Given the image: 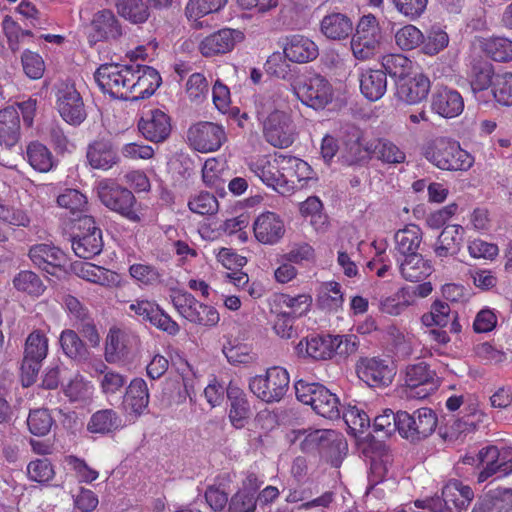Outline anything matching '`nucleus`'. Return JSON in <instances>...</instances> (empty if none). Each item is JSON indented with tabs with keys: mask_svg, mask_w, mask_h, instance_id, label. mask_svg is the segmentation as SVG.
<instances>
[{
	"mask_svg": "<svg viewBox=\"0 0 512 512\" xmlns=\"http://www.w3.org/2000/svg\"><path fill=\"white\" fill-rule=\"evenodd\" d=\"M59 344L66 357L76 363H85L90 358L87 344L74 329H65L59 337Z\"/></svg>",
	"mask_w": 512,
	"mask_h": 512,
	"instance_id": "f704fd0d",
	"label": "nucleus"
},
{
	"mask_svg": "<svg viewBox=\"0 0 512 512\" xmlns=\"http://www.w3.org/2000/svg\"><path fill=\"white\" fill-rule=\"evenodd\" d=\"M96 190L99 200L107 209L131 222L139 223L141 221L140 204L131 190L112 179L100 180Z\"/></svg>",
	"mask_w": 512,
	"mask_h": 512,
	"instance_id": "7ed1b4c3",
	"label": "nucleus"
},
{
	"mask_svg": "<svg viewBox=\"0 0 512 512\" xmlns=\"http://www.w3.org/2000/svg\"><path fill=\"white\" fill-rule=\"evenodd\" d=\"M269 306L270 313L275 315V319L273 321V330L275 333L284 339L292 338L296 334L294 329V320L296 318L287 310L279 309L273 305Z\"/></svg>",
	"mask_w": 512,
	"mask_h": 512,
	"instance_id": "4d7b16f0",
	"label": "nucleus"
},
{
	"mask_svg": "<svg viewBox=\"0 0 512 512\" xmlns=\"http://www.w3.org/2000/svg\"><path fill=\"white\" fill-rule=\"evenodd\" d=\"M244 35L239 30L221 29L201 42L200 49L204 56H213L216 54H224L233 49L237 42L242 41Z\"/></svg>",
	"mask_w": 512,
	"mask_h": 512,
	"instance_id": "4be33fe9",
	"label": "nucleus"
},
{
	"mask_svg": "<svg viewBox=\"0 0 512 512\" xmlns=\"http://www.w3.org/2000/svg\"><path fill=\"white\" fill-rule=\"evenodd\" d=\"M138 130L148 141L163 142L171 133L170 117L160 109L149 110L138 121Z\"/></svg>",
	"mask_w": 512,
	"mask_h": 512,
	"instance_id": "dca6fc26",
	"label": "nucleus"
},
{
	"mask_svg": "<svg viewBox=\"0 0 512 512\" xmlns=\"http://www.w3.org/2000/svg\"><path fill=\"white\" fill-rule=\"evenodd\" d=\"M170 298L174 308L184 319L191 323L192 321H199L201 302L191 293L183 290H173Z\"/></svg>",
	"mask_w": 512,
	"mask_h": 512,
	"instance_id": "37998d69",
	"label": "nucleus"
},
{
	"mask_svg": "<svg viewBox=\"0 0 512 512\" xmlns=\"http://www.w3.org/2000/svg\"><path fill=\"white\" fill-rule=\"evenodd\" d=\"M381 66L386 76L389 75L397 84L398 80H403L412 74L413 62L403 54H387L381 59Z\"/></svg>",
	"mask_w": 512,
	"mask_h": 512,
	"instance_id": "a19ab883",
	"label": "nucleus"
},
{
	"mask_svg": "<svg viewBox=\"0 0 512 512\" xmlns=\"http://www.w3.org/2000/svg\"><path fill=\"white\" fill-rule=\"evenodd\" d=\"M124 427L123 419L113 409H102L93 413L87 424V430L91 433L108 435L119 431Z\"/></svg>",
	"mask_w": 512,
	"mask_h": 512,
	"instance_id": "c9c22d12",
	"label": "nucleus"
},
{
	"mask_svg": "<svg viewBox=\"0 0 512 512\" xmlns=\"http://www.w3.org/2000/svg\"><path fill=\"white\" fill-rule=\"evenodd\" d=\"M281 154L274 157L262 156L249 164L250 170L267 186L281 188Z\"/></svg>",
	"mask_w": 512,
	"mask_h": 512,
	"instance_id": "a878e982",
	"label": "nucleus"
},
{
	"mask_svg": "<svg viewBox=\"0 0 512 512\" xmlns=\"http://www.w3.org/2000/svg\"><path fill=\"white\" fill-rule=\"evenodd\" d=\"M13 286L20 292H25L29 295L39 296L44 290L45 286L37 274L32 271H21L13 279Z\"/></svg>",
	"mask_w": 512,
	"mask_h": 512,
	"instance_id": "6e6d98bb",
	"label": "nucleus"
},
{
	"mask_svg": "<svg viewBox=\"0 0 512 512\" xmlns=\"http://www.w3.org/2000/svg\"><path fill=\"white\" fill-rule=\"evenodd\" d=\"M442 496L445 500L446 510L460 512L469 506L474 498V492L470 486L453 479L442 488Z\"/></svg>",
	"mask_w": 512,
	"mask_h": 512,
	"instance_id": "cd10ccee",
	"label": "nucleus"
},
{
	"mask_svg": "<svg viewBox=\"0 0 512 512\" xmlns=\"http://www.w3.org/2000/svg\"><path fill=\"white\" fill-rule=\"evenodd\" d=\"M281 47L292 63H307L315 60L319 55L318 46L304 35L294 34L284 37Z\"/></svg>",
	"mask_w": 512,
	"mask_h": 512,
	"instance_id": "f3484780",
	"label": "nucleus"
},
{
	"mask_svg": "<svg viewBox=\"0 0 512 512\" xmlns=\"http://www.w3.org/2000/svg\"><path fill=\"white\" fill-rule=\"evenodd\" d=\"M397 261L400 273L407 281L419 282L432 272L430 262L419 253L405 256L403 260L398 259Z\"/></svg>",
	"mask_w": 512,
	"mask_h": 512,
	"instance_id": "4c0bfd02",
	"label": "nucleus"
},
{
	"mask_svg": "<svg viewBox=\"0 0 512 512\" xmlns=\"http://www.w3.org/2000/svg\"><path fill=\"white\" fill-rule=\"evenodd\" d=\"M187 138L190 145L202 153L217 151L227 140L224 127L212 122L192 125L187 132Z\"/></svg>",
	"mask_w": 512,
	"mask_h": 512,
	"instance_id": "f8f14e48",
	"label": "nucleus"
},
{
	"mask_svg": "<svg viewBox=\"0 0 512 512\" xmlns=\"http://www.w3.org/2000/svg\"><path fill=\"white\" fill-rule=\"evenodd\" d=\"M318 389L319 390L314 393V397L309 405H311L317 414L325 418H338L340 415L338 397L323 385Z\"/></svg>",
	"mask_w": 512,
	"mask_h": 512,
	"instance_id": "ea45409f",
	"label": "nucleus"
},
{
	"mask_svg": "<svg viewBox=\"0 0 512 512\" xmlns=\"http://www.w3.org/2000/svg\"><path fill=\"white\" fill-rule=\"evenodd\" d=\"M410 304V287H403L395 294L381 299L379 307L382 312L396 316L401 314Z\"/></svg>",
	"mask_w": 512,
	"mask_h": 512,
	"instance_id": "864d4df0",
	"label": "nucleus"
},
{
	"mask_svg": "<svg viewBox=\"0 0 512 512\" xmlns=\"http://www.w3.org/2000/svg\"><path fill=\"white\" fill-rule=\"evenodd\" d=\"M347 450L348 444L344 437L335 430H330L321 455L325 457L333 467H339Z\"/></svg>",
	"mask_w": 512,
	"mask_h": 512,
	"instance_id": "8fccbe9b",
	"label": "nucleus"
},
{
	"mask_svg": "<svg viewBox=\"0 0 512 512\" xmlns=\"http://www.w3.org/2000/svg\"><path fill=\"white\" fill-rule=\"evenodd\" d=\"M99 371V383L102 392L105 395H113L120 392L127 383V377L119 372H116L105 364L101 363Z\"/></svg>",
	"mask_w": 512,
	"mask_h": 512,
	"instance_id": "603ef678",
	"label": "nucleus"
},
{
	"mask_svg": "<svg viewBox=\"0 0 512 512\" xmlns=\"http://www.w3.org/2000/svg\"><path fill=\"white\" fill-rule=\"evenodd\" d=\"M137 71L135 72V80L130 82V98L129 100H140L149 98L161 85L162 79L156 69L146 65L135 64Z\"/></svg>",
	"mask_w": 512,
	"mask_h": 512,
	"instance_id": "6ab92c4d",
	"label": "nucleus"
},
{
	"mask_svg": "<svg viewBox=\"0 0 512 512\" xmlns=\"http://www.w3.org/2000/svg\"><path fill=\"white\" fill-rule=\"evenodd\" d=\"M71 246L79 258L91 259L99 255L103 250L102 235L93 234L87 236H72Z\"/></svg>",
	"mask_w": 512,
	"mask_h": 512,
	"instance_id": "de8ad7c7",
	"label": "nucleus"
},
{
	"mask_svg": "<svg viewBox=\"0 0 512 512\" xmlns=\"http://www.w3.org/2000/svg\"><path fill=\"white\" fill-rule=\"evenodd\" d=\"M127 354L122 334L119 330L110 329L105 344V359L109 363H115Z\"/></svg>",
	"mask_w": 512,
	"mask_h": 512,
	"instance_id": "0e129e2a",
	"label": "nucleus"
},
{
	"mask_svg": "<svg viewBox=\"0 0 512 512\" xmlns=\"http://www.w3.org/2000/svg\"><path fill=\"white\" fill-rule=\"evenodd\" d=\"M464 228L460 225H447L438 236L433 250L436 257L443 260L456 256L463 243Z\"/></svg>",
	"mask_w": 512,
	"mask_h": 512,
	"instance_id": "bb28decb",
	"label": "nucleus"
},
{
	"mask_svg": "<svg viewBox=\"0 0 512 512\" xmlns=\"http://www.w3.org/2000/svg\"><path fill=\"white\" fill-rule=\"evenodd\" d=\"M496 76L493 65L488 61H475L471 68L470 85L474 94L493 87Z\"/></svg>",
	"mask_w": 512,
	"mask_h": 512,
	"instance_id": "c03bdc74",
	"label": "nucleus"
},
{
	"mask_svg": "<svg viewBox=\"0 0 512 512\" xmlns=\"http://www.w3.org/2000/svg\"><path fill=\"white\" fill-rule=\"evenodd\" d=\"M477 460L483 466L477 477L479 483L493 476L503 478L512 472V447H484L478 452Z\"/></svg>",
	"mask_w": 512,
	"mask_h": 512,
	"instance_id": "1a4fd4ad",
	"label": "nucleus"
},
{
	"mask_svg": "<svg viewBox=\"0 0 512 512\" xmlns=\"http://www.w3.org/2000/svg\"><path fill=\"white\" fill-rule=\"evenodd\" d=\"M356 373L370 387L388 386L394 375L386 361L378 357H361L356 363Z\"/></svg>",
	"mask_w": 512,
	"mask_h": 512,
	"instance_id": "4468645a",
	"label": "nucleus"
},
{
	"mask_svg": "<svg viewBox=\"0 0 512 512\" xmlns=\"http://www.w3.org/2000/svg\"><path fill=\"white\" fill-rule=\"evenodd\" d=\"M361 93L370 101L381 99L387 91L386 72L381 69H367L360 75Z\"/></svg>",
	"mask_w": 512,
	"mask_h": 512,
	"instance_id": "e433bc0d",
	"label": "nucleus"
},
{
	"mask_svg": "<svg viewBox=\"0 0 512 512\" xmlns=\"http://www.w3.org/2000/svg\"><path fill=\"white\" fill-rule=\"evenodd\" d=\"M26 155L29 164L42 173L50 171L56 164L51 151L38 141L31 142L27 146Z\"/></svg>",
	"mask_w": 512,
	"mask_h": 512,
	"instance_id": "49530a36",
	"label": "nucleus"
},
{
	"mask_svg": "<svg viewBox=\"0 0 512 512\" xmlns=\"http://www.w3.org/2000/svg\"><path fill=\"white\" fill-rule=\"evenodd\" d=\"M293 93L305 105L323 109L332 101L333 89L329 81L320 74L298 69L288 78Z\"/></svg>",
	"mask_w": 512,
	"mask_h": 512,
	"instance_id": "f257e3e1",
	"label": "nucleus"
},
{
	"mask_svg": "<svg viewBox=\"0 0 512 512\" xmlns=\"http://www.w3.org/2000/svg\"><path fill=\"white\" fill-rule=\"evenodd\" d=\"M48 353V339L40 330L30 333L25 342L24 356L44 360Z\"/></svg>",
	"mask_w": 512,
	"mask_h": 512,
	"instance_id": "bf43d9fd",
	"label": "nucleus"
},
{
	"mask_svg": "<svg viewBox=\"0 0 512 512\" xmlns=\"http://www.w3.org/2000/svg\"><path fill=\"white\" fill-rule=\"evenodd\" d=\"M405 397L407 399H426L440 386L436 372L425 362L408 365L405 370Z\"/></svg>",
	"mask_w": 512,
	"mask_h": 512,
	"instance_id": "6e6552de",
	"label": "nucleus"
},
{
	"mask_svg": "<svg viewBox=\"0 0 512 512\" xmlns=\"http://www.w3.org/2000/svg\"><path fill=\"white\" fill-rule=\"evenodd\" d=\"M430 80L422 74H416L414 77H405L398 80L396 84V96L407 104H417L426 99L430 91Z\"/></svg>",
	"mask_w": 512,
	"mask_h": 512,
	"instance_id": "412c9836",
	"label": "nucleus"
},
{
	"mask_svg": "<svg viewBox=\"0 0 512 512\" xmlns=\"http://www.w3.org/2000/svg\"><path fill=\"white\" fill-rule=\"evenodd\" d=\"M495 100L503 106L512 105V73H497L492 87Z\"/></svg>",
	"mask_w": 512,
	"mask_h": 512,
	"instance_id": "13d9d810",
	"label": "nucleus"
},
{
	"mask_svg": "<svg viewBox=\"0 0 512 512\" xmlns=\"http://www.w3.org/2000/svg\"><path fill=\"white\" fill-rule=\"evenodd\" d=\"M130 275L145 286L161 283L163 274L154 266L147 264H133L129 268Z\"/></svg>",
	"mask_w": 512,
	"mask_h": 512,
	"instance_id": "69168bd1",
	"label": "nucleus"
},
{
	"mask_svg": "<svg viewBox=\"0 0 512 512\" xmlns=\"http://www.w3.org/2000/svg\"><path fill=\"white\" fill-rule=\"evenodd\" d=\"M53 424L54 419L51 414L43 408L31 410L27 418L29 431L39 437L47 435Z\"/></svg>",
	"mask_w": 512,
	"mask_h": 512,
	"instance_id": "5fc2aeb1",
	"label": "nucleus"
},
{
	"mask_svg": "<svg viewBox=\"0 0 512 512\" xmlns=\"http://www.w3.org/2000/svg\"><path fill=\"white\" fill-rule=\"evenodd\" d=\"M149 392L148 387L142 378L133 379L123 398V407L126 411L134 413L139 416L148 407Z\"/></svg>",
	"mask_w": 512,
	"mask_h": 512,
	"instance_id": "473e14b6",
	"label": "nucleus"
},
{
	"mask_svg": "<svg viewBox=\"0 0 512 512\" xmlns=\"http://www.w3.org/2000/svg\"><path fill=\"white\" fill-rule=\"evenodd\" d=\"M487 497L495 512H512V487L487 491Z\"/></svg>",
	"mask_w": 512,
	"mask_h": 512,
	"instance_id": "774afa93",
	"label": "nucleus"
},
{
	"mask_svg": "<svg viewBox=\"0 0 512 512\" xmlns=\"http://www.w3.org/2000/svg\"><path fill=\"white\" fill-rule=\"evenodd\" d=\"M449 36L440 27L433 26L422 42V51L426 55H436L448 46Z\"/></svg>",
	"mask_w": 512,
	"mask_h": 512,
	"instance_id": "e2e57ef3",
	"label": "nucleus"
},
{
	"mask_svg": "<svg viewBox=\"0 0 512 512\" xmlns=\"http://www.w3.org/2000/svg\"><path fill=\"white\" fill-rule=\"evenodd\" d=\"M421 154L441 170H468L474 158L459 143L445 137L429 140L421 147Z\"/></svg>",
	"mask_w": 512,
	"mask_h": 512,
	"instance_id": "f03ea898",
	"label": "nucleus"
},
{
	"mask_svg": "<svg viewBox=\"0 0 512 512\" xmlns=\"http://www.w3.org/2000/svg\"><path fill=\"white\" fill-rule=\"evenodd\" d=\"M137 66L119 63H105L100 65L94 73V79L99 88L111 97L121 100H129V85L135 80Z\"/></svg>",
	"mask_w": 512,
	"mask_h": 512,
	"instance_id": "20e7f679",
	"label": "nucleus"
},
{
	"mask_svg": "<svg viewBox=\"0 0 512 512\" xmlns=\"http://www.w3.org/2000/svg\"><path fill=\"white\" fill-rule=\"evenodd\" d=\"M19 138L20 113L14 106H8L0 111V144L11 148Z\"/></svg>",
	"mask_w": 512,
	"mask_h": 512,
	"instance_id": "72a5a7b5",
	"label": "nucleus"
},
{
	"mask_svg": "<svg viewBox=\"0 0 512 512\" xmlns=\"http://www.w3.org/2000/svg\"><path fill=\"white\" fill-rule=\"evenodd\" d=\"M266 141L274 147L287 148L294 141L293 125L287 113L256 115Z\"/></svg>",
	"mask_w": 512,
	"mask_h": 512,
	"instance_id": "9d476101",
	"label": "nucleus"
},
{
	"mask_svg": "<svg viewBox=\"0 0 512 512\" xmlns=\"http://www.w3.org/2000/svg\"><path fill=\"white\" fill-rule=\"evenodd\" d=\"M118 13L133 24H142L150 17V10L143 0H118Z\"/></svg>",
	"mask_w": 512,
	"mask_h": 512,
	"instance_id": "09e8293b",
	"label": "nucleus"
},
{
	"mask_svg": "<svg viewBox=\"0 0 512 512\" xmlns=\"http://www.w3.org/2000/svg\"><path fill=\"white\" fill-rule=\"evenodd\" d=\"M128 314L136 317L140 322H149L152 326L168 333L176 335L180 327L160 306L146 299L135 300L128 307Z\"/></svg>",
	"mask_w": 512,
	"mask_h": 512,
	"instance_id": "9b49d317",
	"label": "nucleus"
},
{
	"mask_svg": "<svg viewBox=\"0 0 512 512\" xmlns=\"http://www.w3.org/2000/svg\"><path fill=\"white\" fill-rule=\"evenodd\" d=\"M485 53L494 61H512V40L505 37H491L484 43Z\"/></svg>",
	"mask_w": 512,
	"mask_h": 512,
	"instance_id": "3c124183",
	"label": "nucleus"
},
{
	"mask_svg": "<svg viewBox=\"0 0 512 512\" xmlns=\"http://www.w3.org/2000/svg\"><path fill=\"white\" fill-rule=\"evenodd\" d=\"M288 88L284 85H274L258 95L255 101L256 115L285 113L282 108L287 103Z\"/></svg>",
	"mask_w": 512,
	"mask_h": 512,
	"instance_id": "7c9ffc66",
	"label": "nucleus"
},
{
	"mask_svg": "<svg viewBox=\"0 0 512 512\" xmlns=\"http://www.w3.org/2000/svg\"><path fill=\"white\" fill-rule=\"evenodd\" d=\"M422 236L423 232L418 225L408 224L395 233V249L403 257L418 253Z\"/></svg>",
	"mask_w": 512,
	"mask_h": 512,
	"instance_id": "58836bf2",
	"label": "nucleus"
},
{
	"mask_svg": "<svg viewBox=\"0 0 512 512\" xmlns=\"http://www.w3.org/2000/svg\"><path fill=\"white\" fill-rule=\"evenodd\" d=\"M399 434L411 443L425 440L435 431L438 423L436 413L427 407L417 409L412 414L398 411Z\"/></svg>",
	"mask_w": 512,
	"mask_h": 512,
	"instance_id": "423d86ee",
	"label": "nucleus"
},
{
	"mask_svg": "<svg viewBox=\"0 0 512 512\" xmlns=\"http://www.w3.org/2000/svg\"><path fill=\"white\" fill-rule=\"evenodd\" d=\"M29 257L36 266L51 275H54L58 268L66 264L65 253L61 249L48 244L32 246L29 250Z\"/></svg>",
	"mask_w": 512,
	"mask_h": 512,
	"instance_id": "393cba45",
	"label": "nucleus"
},
{
	"mask_svg": "<svg viewBox=\"0 0 512 512\" xmlns=\"http://www.w3.org/2000/svg\"><path fill=\"white\" fill-rule=\"evenodd\" d=\"M86 157L93 169L107 171L118 164L120 157L117 148L109 139H97L87 147Z\"/></svg>",
	"mask_w": 512,
	"mask_h": 512,
	"instance_id": "a211bd4d",
	"label": "nucleus"
},
{
	"mask_svg": "<svg viewBox=\"0 0 512 512\" xmlns=\"http://www.w3.org/2000/svg\"><path fill=\"white\" fill-rule=\"evenodd\" d=\"M384 40L377 18L372 14L363 15L355 28L351 39L353 55L358 60H368L380 50Z\"/></svg>",
	"mask_w": 512,
	"mask_h": 512,
	"instance_id": "39448f33",
	"label": "nucleus"
},
{
	"mask_svg": "<svg viewBox=\"0 0 512 512\" xmlns=\"http://www.w3.org/2000/svg\"><path fill=\"white\" fill-rule=\"evenodd\" d=\"M56 108L62 119L72 126H79L87 117L83 99L74 85L59 86L56 93Z\"/></svg>",
	"mask_w": 512,
	"mask_h": 512,
	"instance_id": "ddd939ff",
	"label": "nucleus"
},
{
	"mask_svg": "<svg viewBox=\"0 0 512 512\" xmlns=\"http://www.w3.org/2000/svg\"><path fill=\"white\" fill-rule=\"evenodd\" d=\"M289 374L281 367H271L264 375L250 379L249 389L260 400L266 403L280 401L289 388Z\"/></svg>",
	"mask_w": 512,
	"mask_h": 512,
	"instance_id": "0eeeda50",
	"label": "nucleus"
},
{
	"mask_svg": "<svg viewBox=\"0 0 512 512\" xmlns=\"http://www.w3.org/2000/svg\"><path fill=\"white\" fill-rule=\"evenodd\" d=\"M226 392L230 401L229 420L236 429H241L245 426L251 414L246 394L239 387L232 384H229Z\"/></svg>",
	"mask_w": 512,
	"mask_h": 512,
	"instance_id": "c756f323",
	"label": "nucleus"
},
{
	"mask_svg": "<svg viewBox=\"0 0 512 512\" xmlns=\"http://www.w3.org/2000/svg\"><path fill=\"white\" fill-rule=\"evenodd\" d=\"M269 305L279 309L287 310L295 318L304 315L311 305V297L305 294L290 296L288 294H275L269 300Z\"/></svg>",
	"mask_w": 512,
	"mask_h": 512,
	"instance_id": "79ce46f5",
	"label": "nucleus"
},
{
	"mask_svg": "<svg viewBox=\"0 0 512 512\" xmlns=\"http://www.w3.org/2000/svg\"><path fill=\"white\" fill-rule=\"evenodd\" d=\"M396 45L403 51H410L424 42L423 33L414 25H406L395 34Z\"/></svg>",
	"mask_w": 512,
	"mask_h": 512,
	"instance_id": "052dcab7",
	"label": "nucleus"
},
{
	"mask_svg": "<svg viewBox=\"0 0 512 512\" xmlns=\"http://www.w3.org/2000/svg\"><path fill=\"white\" fill-rule=\"evenodd\" d=\"M351 18L340 12H332L323 17L320 23L321 33L328 39L341 41L347 39L353 32Z\"/></svg>",
	"mask_w": 512,
	"mask_h": 512,
	"instance_id": "c85d7f7f",
	"label": "nucleus"
},
{
	"mask_svg": "<svg viewBox=\"0 0 512 512\" xmlns=\"http://www.w3.org/2000/svg\"><path fill=\"white\" fill-rule=\"evenodd\" d=\"M227 0H189L186 6V16L189 19L201 18L205 15L218 12Z\"/></svg>",
	"mask_w": 512,
	"mask_h": 512,
	"instance_id": "680f3d73",
	"label": "nucleus"
},
{
	"mask_svg": "<svg viewBox=\"0 0 512 512\" xmlns=\"http://www.w3.org/2000/svg\"><path fill=\"white\" fill-rule=\"evenodd\" d=\"M333 335H311L302 339L298 345L299 353L305 352L315 360H327L334 356Z\"/></svg>",
	"mask_w": 512,
	"mask_h": 512,
	"instance_id": "2f4dec72",
	"label": "nucleus"
},
{
	"mask_svg": "<svg viewBox=\"0 0 512 512\" xmlns=\"http://www.w3.org/2000/svg\"><path fill=\"white\" fill-rule=\"evenodd\" d=\"M431 109L444 118H454L462 113L464 101L458 91L438 87L431 96Z\"/></svg>",
	"mask_w": 512,
	"mask_h": 512,
	"instance_id": "aec40b11",
	"label": "nucleus"
},
{
	"mask_svg": "<svg viewBox=\"0 0 512 512\" xmlns=\"http://www.w3.org/2000/svg\"><path fill=\"white\" fill-rule=\"evenodd\" d=\"M253 230L259 242L269 245L277 243L285 233L283 221L273 212L259 215L254 221Z\"/></svg>",
	"mask_w": 512,
	"mask_h": 512,
	"instance_id": "5701e85b",
	"label": "nucleus"
},
{
	"mask_svg": "<svg viewBox=\"0 0 512 512\" xmlns=\"http://www.w3.org/2000/svg\"><path fill=\"white\" fill-rule=\"evenodd\" d=\"M366 150L372 152L377 159L389 164L403 163L406 159L405 153L396 144L385 138L375 140Z\"/></svg>",
	"mask_w": 512,
	"mask_h": 512,
	"instance_id": "a18cd8bd",
	"label": "nucleus"
},
{
	"mask_svg": "<svg viewBox=\"0 0 512 512\" xmlns=\"http://www.w3.org/2000/svg\"><path fill=\"white\" fill-rule=\"evenodd\" d=\"M93 33L89 36V41L98 42L103 40H115L122 35L121 25L111 10L98 11L91 22Z\"/></svg>",
	"mask_w": 512,
	"mask_h": 512,
	"instance_id": "b1692460",
	"label": "nucleus"
},
{
	"mask_svg": "<svg viewBox=\"0 0 512 512\" xmlns=\"http://www.w3.org/2000/svg\"><path fill=\"white\" fill-rule=\"evenodd\" d=\"M281 162V188L286 191L301 189L313 178V170L304 160L281 154Z\"/></svg>",
	"mask_w": 512,
	"mask_h": 512,
	"instance_id": "2eb2a0df",
	"label": "nucleus"
},
{
	"mask_svg": "<svg viewBox=\"0 0 512 512\" xmlns=\"http://www.w3.org/2000/svg\"><path fill=\"white\" fill-rule=\"evenodd\" d=\"M189 209L200 215H212L219 209L216 197L209 192H201L188 202Z\"/></svg>",
	"mask_w": 512,
	"mask_h": 512,
	"instance_id": "338daca9",
	"label": "nucleus"
}]
</instances>
